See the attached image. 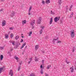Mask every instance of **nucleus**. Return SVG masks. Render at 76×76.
I'll use <instances>...</instances> for the list:
<instances>
[{
    "label": "nucleus",
    "instance_id": "obj_56",
    "mask_svg": "<svg viewBox=\"0 0 76 76\" xmlns=\"http://www.w3.org/2000/svg\"><path fill=\"white\" fill-rule=\"evenodd\" d=\"M20 65L21 64V63H20Z\"/></svg>",
    "mask_w": 76,
    "mask_h": 76
},
{
    "label": "nucleus",
    "instance_id": "obj_14",
    "mask_svg": "<svg viewBox=\"0 0 76 76\" xmlns=\"http://www.w3.org/2000/svg\"><path fill=\"white\" fill-rule=\"evenodd\" d=\"M70 69L71 70V72L72 73H73L74 72V70L73 69V68L71 67L70 68Z\"/></svg>",
    "mask_w": 76,
    "mask_h": 76
},
{
    "label": "nucleus",
    "instance_id": "obj_21",
    "mask_svg": "<svg viewBox=\"0 0 76 76\" xmlns=\"http://www.w3.org/2000/svg\"><path fill=\"white\" fill-rule=\"evenodd\" d=\"M32 34V31H30L29 32V34H28V36H31V34Z\"/></svg>",
    "mask_w": 76,
    "mask_h": 76
},
{
    "label": "nucleus",
    "instance_id": "obj_11",
    "mask_svg": "<svg viewBox=\"0 0 76 76\" xmlns=\"http://www.w3.org/2000/svg\"><path fill=\"white\" fill-rule=\"evenodd\" d=\"M35 49L37 51L39 48V45H36L35 46Z\"/></svg>",
    "mask_w": 76,
    "mask_h": 76
},
{
    "label": "nucleus",
    "instance_id": "obj_47",
    "mask_svg": "<svg viewBox=\"0 0 76 76\" xmlns=\"http://www.w3.org/2000/svg\"><path fill=\"white\" fill-rule=\"evenodd\" d=\"M42 53H44V50H42Z\"/></svg>",
    "mask_w": 76,
    "mask_h": 76
},
{
    "label": "nucleus",
    "instance_id": "obj_22",
    "mask_svg": "<svg viewBox=\"0 0 76 76\" xmlns=\"http://www.w3.org/2000/svg\"><path fill=\"white\" fill-rule=\"evenodd\" d=\"M73 7V5H72L70 7L69 9V11H71L72 8V7Z\"/></svg>",
    "mask_w": 76,
    "mask_h": 76
},
{
    "label": "nucleus",
    "instance_id": "obj_51",
    "mask_svg": "<svg viewBox=\"0 0 76 76\" xmlns=\"http://www.w3.org/2000/svg\"><path fill=\"white\" fill-rule=\"evenodd\" d=\"M5 0H1V1H4Z\"/></svg>",
    "mask_w": 76,
    "mask_h": 76
},
{
    "label": "nucleus",
    "instance_id": "obj_20",
    "mask_svg": "<svg viewBox=\"0 0 76 76\" xmlns=\"http://www.w3.org/2000/svg\"><path fill=\"white\" fill-rule=\"evenodd\" d=\"M22 23L23 24H24L26 23V20H24L22 21Z\"/></svg>",
    "mask_w": 76,
    "mask_h": 76
},
{
    "label": "nucleus",
    "instance_id": "obj_37",
    "mask_svg": "<svg viewBox=\"0 0 76 76\" xmlns=\"http://www.w3.org/2000/svg\"><path fill=\"white\" fill-rule=\"evenodd\" d=\"M3 11V9H0V12H2Z\"/></svg>",
    "mask_w": 76,
    "mask_h": 76
},
{
    "label": "nucleus",
    "instance_id": "obj_18",
    "mask_svg": "<svg viewBox=\"0 0 76 76\" xmlns=\"http://www.w3.org/2000/svg\"><path fill=\"white\" fill-rule=\"evenodd\" d=\"M19 38V36H17L15 37V39L16 40H18Z\"/></svg>",
    "mask_w": 76,
    "mask_h": 76
},
{
    "label": "nucleus",
    "instance_id": "obj_46",
    "mask_svg": "<svg viewBox=\"0 0 76 76\" xmlns=\"http://www.w3.org/2000/svg\"><path fill=\"white\" fill-rule=\"evenodd\" d=\"M40 67L41 68H42V65H41V66H40Z\"/></svg>",
    "mask_w": 76,
    "mask_h": 76
},
{
    "label": "nucleus",
    "instance_id": "obj_9",
    "mask_svg": "<svg viewBox=\"0 0 76 76\" xmlns=\"http://www.w3.org/2000/svg\"><path fill=\"white\" fill-rule=\"evenodd\" d=\"M26 43L25 42L24 44H23L22 45V46L20 48L21 50H22V49H23L25 46L26 45Z\"/></svg>",
    "mask_w": 76,
    "mask_h": 76
},
{
    "label": "nucleus",
    "instance_id": "obj_52",
    "mask_svg": "<svg viewBox=\"0 0 76 76\" xmlns=\"http://www.w3.org/2000/svg\"><path fill=\"white\" fill-rule=\"evenodd\" d=\"M74 51H75V50L74 49H73V52H74Z\"/></svg>",
    "mask_w": 76,
    "mask_h": 76
},
{
    "label": "nucleus",
    "instance_id": "obj_25",
    "mask_svg": "<svg viewBox=\"0 0 76 76\" xmlns=\"http://www.w3.org/2000/svg\"><path fill=\"white\" fill-rule=\"evenodd\" d=\"M13 34L11 33L10 34V37L11 38H13Z\"/></svg>",
    "mask_w": 76,
    "mask_h": 76
},
{
    "label": "nucleus",
    "instance_id": "obj_15",
    "mask_svg": "<svg viewBox=\"0 0 76 76\" xmlns=\"http://www.w3.org/2000/svg\"><path fill=\"white\" fill-rule=\"evenodd\" d=\"M3 58V55H1L0 56V60H2Z\"/></svg>",
    "mask_w": 76,
    "mask_h": 76
},
{
    "label": "nucleus",
    "instance_id": "obj_42",
    "mask_svg": "<svg viewBox=\"0 0 76 76\" xmlns=\"http://www.w3.org/2000/svg\"><path fill=\"white\" fill-rule=\"evenodd\" d=\"M12 44L13 45H15V42H13Z\"/></svg>",
    "mask_w": 76,
    "mask_h": 76
},
{
    "label": "nucleus",
    "instance_id": "obj_30",
    "mask_svg": "<svg viewBox=\"0 0 76 76\" xmlns=\"http://www.w3.org/2000/svg\"><path fill=\"white\" fill-rule=\"evenodd\" d=\"M15 41L12 40H10V43H12L13 42H14Z\"/></svg>",
    "mask_w": 76,
    "mask_h": 76
},
{
    "label": "nucleus",
    "instance_id": "obj_3",
    "mask_svg": "<svg viewBox=\"0 0 76 76\" xmlns=\"http://www.w3.org/2000/svg\"><path fill=\"white\" fill-rule=\"evenodd\" d=\"M60 17H56L54 19V20L55 22H57V21H58L60 20Z\"/></svg>",
    "mask_w": 76,
    "mask_h": 76
},
{
    "label": "nucleus",
    "instance_id": "obj_17",
    "mask_svg": "<svg viewBox=\"0 0 76 76\" xmlns=\"http://www.w3.org/2000/svg\"><path fill=\"white\" fill-rule=\"evenodd\" d=\"M35 61H36V62H37V61H38V58H37V57H35Z\"/></svg>",
    "mask_w": 76,
    "mask_h": 76
},
{
    "label": "nucleus",
    "instance_id": "obj_44",
    "mask_svg": "<svg viewBox=\"0 0 76 76\" xmlns=\"http://www.w3.org/2000/svg\"><path fill=\"white\" fill-rule=\"evenodd\" d=\"M30 61H32V58H29Z\"/></svg>",
    "mask_w": 76,
    "mask_h": 76
},
{
    "label": "nucleus",
    "instance_id": "obj_35",
    "mask_svg": "<svg viewBox=\"0 0 76 76\" xmlns=\"http://www.w3.org/2000/svg\"><path fill=\"white\" fill-rule=\"evenodd\" d=\"M23 42V40L22 39H21V41H20V42L22 43V42Z\"/></svg>",
    "mask_w": 76,
    "mask_h": 76
},
{
    "label": "nucleus",
    "instance_id": "obj_58",
    "mask_svg": "<svg viewBox=\"0 0 76 76\" xmlns=\"http://www.w3.org/2000/svg\"><path fill=\"white\" fill-rule=\"evenodd\" d=\"M45 38V39H47V38Z\"/></svg>",
    "mask_w": 76,
    "mask_h": 76
},
{
    "label": "nucleus",
    "instance_id": "obj_8",
    "mask_svg": "<svg viewBox=\"0 0 76 76\" xmlns=\"http://www.w3.org/2000/svg\"><path fill=\"white\" fill-rule=\"evenodd\" d=\"M35 20H33L32 21H31V23L30 25H31L32 26H33L34 24H35Z\"/></svg>",
    "mask_w": 76,
    "mask_h": 76
},
{
    "label": "nucleus",
    "instance_id": "obj_43",
    "mask_svg": "<svg viewBox=\"0 0 76 76\" xmlns=\"http://www.w3.org/2000/svg\"><path fill=\"white\" fill-rule=\"evenodd\" d=\"M72 17H73V16L71 15L70 16L69 18H72Z\"/></svg>",
    "mask_w": 76,
    "mask_h": 76
},
{
    "label": "nucleus",
    "instance_id": "obj_55",
    "mask_svg": "<svg viewBox=\"0 0 76 76\" xmlns=\"http://www.w3.org/2000/svg\"><path fill=\"white\" fill-rule=\"evenodd\" d=\"M27 48V46H26L25 47V48Z\"/></svg>",
    "mask_w": 76,
    "mask_h": 76
},
{
    "label": "nucleus",
    "instance_id": "obj_24",
    "mask_svg": "<svg viewBox=\"0 0 76 76\" xmlns=\"http://www.w3.org/2000/svg\"><path fill=\"white\" fill-rule=\"evenodd\" d=\"M14 58L15 59V60H18V59H19V58L18 57L16 56H15L14 57Z\"/></svg>",
    "mask_w": 76,
    "mask_h": 76
},
{
    "label": "nucleus",
    "instance_id": "obj_54",
    "mask_svg": "<svg viewBox=\"0 0 76 76\" xmlns=\"http://www.w3.org/2000/svg\"><path fill=\"white\" fill-rule=\"evenodd\" d=\"M21 37H22V38H23V36H21Z\"/></svg>",
    "mask_w": 76,
    "mask_h": 76
},
{
    "label": "nucleus",
    "instance_id": "obj_33",
    "mask_svg": "<svg viewBox=\"0 0 76 76\" xmlns=\"http://www.w3.org/2000/svg\"><path fill=\"white\" fill-rule=\"evenodd\" d=\"M40 73L42 75L43 74V71L42 70V69L41 70V71H40Z\"/></svg>",
    "mask_w": 76,
    "mask_h": 76
},
{
    "label": "nucleus",
    "instance_id": "obj_48",
    "mask_svg": "<svg viewBox=\"0 0 76 76\" xmlns=\"http://www.w3.org/2000/svg\"><path fill=\"white\" fill-rule=\"evenodd\" d=\"M12 50H13V48L11 49L10 51H12Z\"/></svg>",
    "mask_w": 76,
    "mask_h": 76
},
{
    "label": "nucleus",
    "instance_id": "obj_4",
    "mask_svg": "<svg viewBox=\"0 0 76 76\" xmlns=\"http://www.w3.org/2000/svg\"><path fill=\"white\" fill-rule=\"evenodd\" d=\"M6 25V21L5 20H3L2 21V26H4Z\"/></svg>",
    "mask_w": 76,
    "mask_h": 76
},
{
    "label": "nucleus",
    "instance_id": "obj_31",
    "mask_svg": "<svg viewBox=\"0 0 76 76\" xmlns=\"http://www.w3.org/2000/svg\"><path fill=\"white\" fill-rule=\"evenodd\" d=\"M51 14H52V15H54V12H53L52 11H51Z\"/></svg>",
    "mask_w": 76,
    "mask_h": 76
},
{
    "label": "nucleus",
    "instance_id": "obj_34",
    "mask_svg": "<svg viewBox=\"0 0 76 76\" xmlns=\"http://www.w3.org/2000/svg\"><path fill=\"white\" fill-rule=\"evenodd\" d=\"M20 69V66H19L18 68V71H19Z\"/></svg>",
    "mask_w": 76,
    "mask_h": 76
},
{
    "label": "nucleus",
    "instance_id": "obj_12",
    "mask_svg": "<svg viewBox=\"0 0 76 76\" xmlns=\"http://www.w3.org/2000/svg\"><path fill=\"white\" fill-rule=\"evenodd\" d=\"M58 38H57V39H54L53 41V44H55V41H57V40H58Z\"/></svg>",
    "mask_w": 76,
    "mask_h": 76
},
{
    "label": "nucleus",
    "instance_id": "obj_19",
    "mask_svg": "<svg viewBox=\"0 0 76 76\" xmlns=\"http://www.w3.org/2000/svg\"><path fill=\"white\" fill-rule=\"evenodd\" d=\"M3 70V67H0V74L1 73V72Z\"/></svg>",
    "mask_w": 76,
    "mask_h": 76
},
{
    "label": "nucleus",
    "instance_id": "obj_2",
    "mask_svg": "<svg viewBox=\"0 0 76 76\" xmlns=\"http://www.w3.org/2000/svg\"><path fill=\"white\" fill-rule=\"evenodd\" d=\"M44 28V26H42L41 27H40V29H41V30H40L39 32L40 33V34H42V30Z\"/></svg>",
    "mask_w": 76,
    "mask_h": 76
},
{
    "label": "nucleus",
    "instance_id": "obj_10",
    "mask_svg": "<svg viewBox=\"0 0 76 76\" xmlns=\"http://www.w3.org/2000/svg\"><path fill=\"white\" fill-rule=\"evenodd\" d=\"M52 23H53V18H50V20L49 21V24L51 25L52 24Z\"/></svg>",
    "mask_w": 76,
    "mask_h": 76
},
{
    "label": "nucleus",
    "instance_id": "obj_26",
    "mask_svg": "<svg viewBox=\"0 0 76 76\" xmlns=\"http://www.w3.org/2000/svg\"><path fill=\"white\" fill-rule=\"evenodd\" d=\"M51 67V65H48L47 67V69H50V67Z\"/></svg>",
    "mask_w": 76,
    "mask_h": 76
},
{
    "label": "nucleus",
    "instance_id": "obj_1",
    "mask_svg": "<svg viewBox=\"0 0 76 76\" xmlns=\"http://www.w3.org/2000/svg\"><path fill=\"white\" fill-rule=\"evenodd\" d=\"M75 31H70V34L71 37L72 38H73L74 37H75Z\"/></svg>",
    "mask_w": 76,
    "mask_h": 76
},
{
    "label": "nucleus",
    "instance_id": "obj_53",
    "mask_svg": "<svg viewBox=\"0 0 76 76\" xmlns=\"http://www.w3.org/2000/svg\"><path fill=\"white\" fill-rule=\"evenodd\" d=\"M69 63H70V62H67V64H69Z\"/></svg>",
    "mask_w": 76,
    "mask_h": 76
},
{
    "label": "nucleus",
    "instance_id": "obj_23",
    "mask_svg": "<svg viewBox=\"0 0 76 76\" xmlns=\"http://www.w3.org/2000/svg\"><path fill=\"white\" fill-rule=\"evenodd\" d=\"M62 0H58V3H59L60 4H61L62 2H61Z\"/></svg>",
    "mask_w": 76,
    "mask_h": 76
},
{
    "label": "nucleus",
    "instance_id": "obj_16",
    "mask_svg": "<svg viewBox=\"0 0 76 76\" xmlns=\"http://www.w3.org/2000/svg\"><path fill=\"white\" fill-rule=\"evenodd\" d=\"M5 39H8V38H9V36L8 35L6 34L5 35Z\"/></svg>",
    "mask_w": 76,
    "mask_h": 76
},
{
    "label": "nucleus",
    "instance_id": "obj_32",
    "mask_svg": "<svg viewBox=\"0 0 76 76\" xmlns=\"http://www.w3.org/2000/svg\"><path fill=\"white\" fill-rule=\"evenodd\" d=\"M42 64H44V60H42Z\"/></svg>",
    "mask_w": 76,
    "mask_h": 76
},
{
    "label": "nucleus",
    "instance_id": "obj_45",
    "mask_svg": "<svg viewBox=\"0 0 76 76\" xmlns=\"http://www.w3.org/2000/svg\"><path fill=\"white\" fill-rule=\"evenodd\" d=\"M31 14L30 13V11H28V15H30Z\"/></svg>",
    "mask_w": 76,
    "mask_h": 76
},
{
    "label": "nucleus",
    "instance_id": "obj_7",
    "mask_svg": "<svg viewBox=\"0 0 76 76\" xmlns=\"http://www.w3.org/2000/svg\"><path fill=\"white\" fill-rule=\"evenodd\" d=\"M9 74V75H11V76H13V72L12 70H10Z\"/></svg>",
    "mask_w": 76,
    "mask_h": 76
},
{
    "label": "nucleus",
    "instance_id": "obj_6",
    "mask_svg": "<svg viewBox=\"0 0 76 76\" xmlns=\"http://www.w3.org/2000/svg\"><path fill=\"white\" fill-rule=\"evenodd\" d=\"M15 12H12L10 15V16L12 18H13L15 16Z\"/></svg>",
    "mask_w": 76,
    "mask_h": 76
},
{
    "label": "nucleus",
    "instance_id": "obj_39",
    "mask_svg": "<svg viewBox=\"0 0 76 76\" xmlns=\"http://www.w3.org/2000/svg\"><path fill=\"white\" fill-rule=\"evenodd\" d=\"M66 10H68V6H66Z\"/></svg>",
    "mask_w": 76,
    "mask_h": 76
},
{
    "label": "nucleus",
    "instance_id": "obj_27",
    "mask_svg": "<svg viewBox=\"0 0 76 76\" xmlns=\"http://www.w3.org/2000/svg\"><path fill=\"white\" fill-rule=\"evenodd\" d=\"M0 49L1 50H3L4 49V47H0Z\"/></svg>",
    "mask_w": 76,
    "mask_h": 76
},
{
    "label": "nucleus",
    "instance_id": "obj_49",
    "mask_svg": "<svg viewBox=\"0 0 76 76\" xmlns=\"http://www.w3.org/2000/svg\"><path fill=\"white\" fill-rule=\"evenodd\" d=\"M31 61H28V64H29V63H31Z\"/></svg>",
    "mask_w": 76,
    "mask_h": 76
},
{
    "label": "nucleus",
    "instance_id": "obj_40",
    "mask_svg": "<svg viewBox=\"0 0 76 76\" xmlns=\"http://www.w3.org/2000/svg\"><path fill=\"white\" fill-rule=\"evenodd\" d=\"M10 30H12L13 29V27H11L9 28Z\"/></svg>",
    "mask_w": 76,
    "mask_h": 76
},
{
    "label": "nucleus",
    "instance_id": "obj_29",
    "mask_svg": "<svg viewBox=\"0 0 76 76\" xmlns=\"http://www.w3.org/2000/svg\"><path fill=\"white\" fill-rule=\"evenodd\" d=\"M32 6L30 7L29 8V10L28 11L30 12L31 11V9H32Z\"/></svg>",
    "mask_w": 76,
    "mask_h": 76
},
{
    "label": "nucleus",
    "instance_id": "obj_38",
    "mask_svg": "<svg viewBox=\"0 0 76 76\" xmlns=\"http://www.w3.org/2000/svg\"><path fill=\"white\" fill-rule=\"evenodd\" d=\"M45 76H49L48 74L45 73Z\"/></svg>",
    "mask_w": 76,
    "mask_h": 76
},
{
    "label": "nucleus",
    "instance_id": "obj_13",
    "mask_svg": "<svg viewBox=\"0 0 76 76\" xmlns=\"http://www.w3.org/2000/svg\"><path fill=\"white\" fill-rule=\"evenodd\" d=\"M45 3L46 4H49V3H50V0H46Z\"/></svg>",
    "mask_w": 76,
    "mask_h": 76
},
{
    "label": "nucleus",
    "instance_id": "obj_5",
    "mask_svg": "<svg viewBox=\"0 0 76 76\" xmlns=\"http://www.w3.org/2000/svg\"><path fill=\"white\" fill-rule=\"evenodd\" d=\"M41 18L39 17V18L38 19V20H37V24H41Z\"/></svg>",
    "mask_w": 76,
    "mask_h": 76
},
{
    "label": "nucleus",
    "instance_id": "obj_41",
    "mask_svg": "<svg viewBox=\"0 0 76 76\" xmlns=\"http://www.w3.org/2000/svg\"><path fill=\"white\" fill-rule=\"evenodd\" d=\"M71 15H72L73 16V12H72L71 14Z\"/></svg>",
    "mask_w": 76,
    "mask_h": 76
},
{
    "label": "nucleus",
    "instance_id": "obj_57",
    "mask_svg": "<svg viewBox=\"0 0 76 76\" xmlns=\"http://www.w3.org/2000/svg\"><path fill=\"white\" fill-rule=\"evenodd\" d=\"M75 70H76V68L75 69Z\"/></svg>",
    "mask_w": 76,
    "mask_h": 76
},
{
    "label": "nucleus",
    "instance_id": "obj_28",
    "mask_svg": "<svg viewBox=\"0 0 76 76\" xmlns=\"http://www.w3.org/2000/svg\"><path fill=\"white\" fill-rule=\"evenodd\" d=\"M61 42L60 40H58L57 42V43H60Z\"/></svg>",
    "mask_w": 76,
    "mask_h": 76
},
{
    "label": "nucleus",
    "instance_id": "obj_36",
    "mask_svg": "<svg viewBox=\"0 0 76 76\" xmlns=\"http://www.w3.org/2000/svg\"><path fill=\"white\" fill-rule=\"evenodd\" d=\"M42 4H44V3H45V1H44V0H42Z\"/></svg>",
    "mask_w": 76,
    "mask_h": 76
},
{
    "label": "nucleus",
    "instance_id": "obj_50",
    "mask_svg": "<svg viewBox=\"0 0 76 76\" xmlns=\"http://www.w3.org/2000/svg\"><path fill=\"white\" fill-rule=\"evenodd\" d=\"M34 28H35V27L34 26H32V29H34Z\"/></svg>",
    "mask_w": 76,
    "mask_h": 76
}]
</instances>
